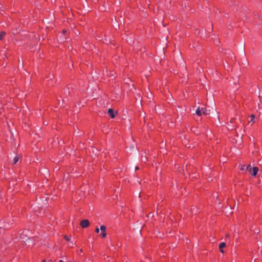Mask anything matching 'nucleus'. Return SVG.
<instances>
[{"mask_svg":"<svg viewBox=\"0 0 262 262\" xmlns=\"http://www.w3.org/2000/svg\"><path fill=\"white\" fill-rule=\"evenodd\" d=\"M83 262H89L88 260H84Z\"/></svg>","mask_w":262,"mask_h":262,"instance_id":"26","label":"nucleus"},{"mask_svg":"<svg viewBox=\"0 0 262 262\" xmlns=\"http://www.w3.org/2000/svg\"><path fill=\"white\" fill-rule=\"evenodd\" d=\"M241 170H244V169H245V166H244V165H241Z\"/></svg>","mask_w":262,"mask_h":262,"instance_id":"15","label":"nucleus"},{"mask_svg":"<svg viewBox=\"0 0 262 262\" xmlns=\"http://www.w3.org/2000/svg\"><path fill=\"white\" fill-rule=\"evenodd\" d=\"M139 169V167L138 166L136 167L135 170H137Z\"/></svg>","mask_w":262,"mask_h":262,"instance_id":"21","label":"nucleus"},{"mask_svg":"<svg viewBox=\"0 0 262 262\" xmlns=\"http://www.w3.org/2000/svg\"><path fill=\"white\" fill-rule=\"evenodd\" d=\"M250 117V121L254 122L255 116L254 115H251Z\"/></svg>","mask_w":262,"mask_h":262,"instance_id":"9","label":"nucleus"},{"mask_svg":"<svg viewBox=\"0 0 262 262\" xmlns=\"http://www.w3.org/2000/svg\"><path fill=\"white\" fill-rule=\"evenodd\" d=\"M64 238L68 242H70V239L66 235L64 236Z\"/></svg>","mask_w":262,"mask_h":262,"instance_id":"13","label":"nucleus"},{"mask_svg":"<svg viewBox=\"0 0 262 262\" xmlns=\"http://www.w3.org/2000/svg\"><path fill=\"white\" fill-rule=\"evenodd\" d=\"M203 114H204V115H208L209 114V113L208 112V111L206 108H203Z\"/></svg>","mask_w":262,"mask_h":262,"instance_id":"10","label":"nucleus"},{"mask_svg":"<svg viewBox=\"0 0 262 262\" xmlns=\"http://www.w3.org/2000/svg\"><path fill=\"white\" fill-rule=\"evenodd\" d=\"M90 225L89 221L88 220H83L80 222V226L82 228H86Z\"/></svg>","mask_w":262,"mask_h":262,"instance_id":"2","label":"nucleus"},{"mask_svg":"<svg viewBox=\"0 0 262 262\" xmlns=\"http://www.w3.org/2000/svg\"><path fill=\"white\" fill-rule=\"evenodd\" d=\"M19 159V157L18 156L15 157L13 160V163L14 164L16 163L17 162V161H18Z\"/></svg>","mask_w":262,"mask_h":262,"instance_id":"7","label":"nucleus"},{"mask_svg":"<svg viewBox=\"0 0 262 262\" xmlns=\"http://www.w3.org/2000/svg\"><path fill=\"white\" fill-rule=\"evenodd\" d=\"M146 160V158L142 157V161L145 162Z\"/></svg>","mask_w":262,"mask_h":262,"instance_id":"17","label":"nucleus"},{"mask_svg":"<svg viewBox=\"0 0 262 262\" xmlns=\"http://www.w3.org/2000/svg\"><path fill=\"white\" fill-rule=\"evenodd\" d=\"M82 251V249H80V250H79V252H81Z\"/></svg>","mask_w":262,"mask_h":262,"instance_id":"25","label":"nucleus"},{"mask_svg":"<svg viewBox=\"0 0 262 262\" xmlns=\"http://www.w3.org/2000/svg\"><path fill=\"white\" fill-rule=\"evenodd\" d=\"M101 231V237L104 238L106 237V227L104 225H102L100 226V228Z\"/></svg>","mask_w":262,"mask_h":262,"instance_id":"1","label":"nucleus"},{"mask_svg":"<svg viewBox=\"0 0 262 262\" xmlns=\"http://www.w3.org/2000/svg\"><path fill=\"white\" fill-rule=\"evenodd\" d=\"M59 262H64V261H63V260H60L59 261Z\"/></svg>","mask_w":262,"mask_h":262,"instance_id":"22","label":"nucleus"},{"mask_svg":"<svg viewBox=\"0 0 262 262\" xmlns=\"http://www.w3.org/2000/svg\"><path fill=\"white\" fill-rule=\"evenodd\" d=\"M75 245V243H73V242H70V246L71 247H73V246Z\"/></svg>","mask_w":262,"mask_h":262,"instance_id":"12","label":"nucleus"},{"mask_svg":"<svg viewBox=\"0 0 262 262\" xmlns=\"http://www.w3.org/2000/svg\"><path fill=\"white\" fill-rule=\"evenodd\" d=\"M225 246H226V243L225 242H222V243H220V244L219 245V248L220 249H222L223 248H224Z\"/></svg>","mask_w":262,"mask_h":262,"instance_id":"8","label":"nucleus"},{"mask_svg":"<svg viewBox=\"0 0 262 262\" xmlns=\"http://www.w3.org/2000/svg\"><path fill=\"white\" fill-rule=\"evenodd\" d=\"M107 114L110 115L111 118H113L115 116L116 113L114 112V111L113 109L110 108L107 111Z\"/></svg>","mask_w":262,"mask_h":262,"instance_id":"4","label":"nucleus"},{"mask_svg":"<svg viewBox=\"0 0 262 262\" xmlns=\"http://www.w3.org/2000/svg\"><path fill=\"white\" fill-rule=\"evenodd\" d=\"M42 262H46V261L45 260H43Z\"/></svg>","mask_w":262,"mask_h":262,"instance_id":"24","label":"nucleus"},{"mask_svg":"<svg viewBox=\"0 0 262 262\" xmlns=\"http://www.w3.org/2000/svg\"><path fill=\"white\" fill-rule=\"evenodd\" d=\"M99 229L98 228H96V229H95V232L96 233H98L99 232Z\"/></svg>","mask_w":262,"mask_h":262,"instance_id":"16","label":"nucleus"},{"mask_svg":"<svg viewBox=\"0 0 262 262\" xmlns=\"http://www.w3.org/2000/svg\"><path fill=\"white\" fill-rule=\"evenodd\" d=\"M229 237V234H227L226 235V237Z\"/></svg>","mask_w":262,"mask_h":262,"instance_id":"23","label":"nucleus"},{"mask_svg":"<svg viewBox=\"0 0 262 262\" xmlns=\"http://www.w3.org/2000/svg\"><path fill=\"white\" fill-rule=\"evenodd\" d=\"M6 35V33L4 31H2L0 33V40H2Z\"/></svg>","mask_w":262,"mask_h":262,"instance_id":"6","label":"nucleus"},{"mask_svg":"<svg viewBox=\"0 0 262 262\" xmlns=\"http://www.w3.org/2000/svg\"><path fill=\"white\" fill-rule=\"evenodd\" d=\"M203 110V108H200V107H198L195 113L198 116H200L202 115V111Z\"/></svg>","mask_w":262,"mask_h":262,"instance_id":"5","label":"nucleus"},{"mask_svg":"<svg viewBox=\"0 0 262 262\" xmlns=\"http://www.w3.org/2000/svg\"><path fill=\"white\" fill-rule=\"evenodd\" d=\"M220 251H221L222 253H224V250H223V249H220Z\"/></svg>","mask_w":262,"mask_h":262,"instance_id":"18","label":"nucleus"},{"mask_svg":"<svg viewBox=\"0 0 262 262\" xmlns=\"http://www.w3.org/2000/svg\"><path fill=\"white\" fill-rule=\"evenodd\" d=\"M66 32H67V31L65 30L62 31L63 34L66 33Z\"/></svg>","mask_w":262,"mask_h":262,"instance_id":"19","label":"nucleus"},{"mask_svg":"<svg viewBox=\"0 0 262 262\" xmlns=\"http://www.w3.org/2000/svg\"><path fill=\"white\" fill-rule=\"evenodd\" d=\"M261 178H262V176H261Z\"/></svg>","mask_w":262,"mask_h":262,"instance_id":"27","label":"nucleus"},{"mask_svg":"<svg viewBox=\"0 0 262 262\" xmlns=\"http://www.w3.org/2000/svg\"><path fill=\"white\" fill-rule=\"evenodd\" d=\"M246 169L249 170L250 172H251V170L252 169V168H251V166L250 165H248L247 167H246Z\"/></svg>","mask_w":262,"mask_h":262,"instance_id":"11","label":"nucleus"},{"mask_svg":"<svg viewBox=\"0 0 262 262\" xmlns=\"http://www.w3.org/2000/svg\"><path fill=\"white\" fill-rule=\"evenodd\" d=\"M258 168L257 167H253L252 168V169L251 170V172H252V176H256L257 173V172L258 171Z\"/></svg>","mask_w":262,"mask_h":262,"instance_id":"3","label":"nucleus"},{"mask_svg":"<svg viewBox=\"0 0 262 262\" xmlns=\"http://www.w3.org/2000/svg\"><path fill=\"white\" fill-rule=\"evenodd\" d=\"M2 223H4V222L0 221V225H3Z\"/></svg>","mask_w":262,"mask_h":262,"instance_id":"20","label":"nucleus"},{"mask_svg":"<svg viewBox=\"0 0 262 262\" xmlns=\"http://www.w3.org/2000/svg\"><path fill=\"white\" fill-rule=\"evenodd\" d=\"M7 228V226L6 225H1L0 228Z\"/></svg>","mask_w":262,"mask_h":262,"instance_id":"14","label":"nucleus"}]
</instances>
